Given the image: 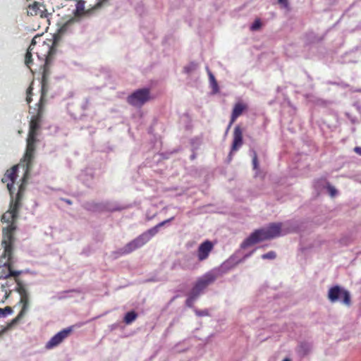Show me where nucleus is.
<instances>
[{
    "instance_id": "obj_1",
    "label": "nucleus",
    "mask_w": 361,
    "mask_h": 361,
    "mask_svg": "<svg viewBox=\"0 0 361 361\" xmlns=\"http://www.w3.org/2000/svg\"><path fill=\"white\" fill-rule=\"evenodd\" d=\"M18 166H13L4 173L1 181L6 183L7 189L11 196L9 209L1 216V221L8 224L6 227L2 229L3 239L1 246L4 249L0 255V279L6 278L8 276H18L20 271H15L12 269V256L13 243L15 240L14 232L16 230V222L18 216V212L22 207V200L26 189V183H21L18 187V192L13 196V183L18 177Z\"/></svg>"
},
{
    "instance_id": "obj_2",
    "label": "nucleus",
    "mask_w": 361,
    "mask_h": 361,
    "mask_svg": "<svg viewBox=\"0 0 361 361\" xmlns=\"http://www.w3.org/2000/svg\"><path fill=\"white\" fill-rule=\"evenodd\" d=\"M282 224L273 223L266 228L255 230L241 244L242 248L250 247L260 241L276 238L281 235Z\"/></svg>"
},
{
    "instance_id": "obj_3",
    "label": "nucleus",
    "mask_w": 361,
    "mask_h": 361,
    "mask_svg": "<svg viewBox=\"0 0 361 361\" xmlns=\"http://www.w3.org/2000/svg\"><path fill=\"white\" fill-rule=\"evenodd\" d=\"M37 137L28 135L27 138V146L26 151L23 159L19 164H17L18 169L22 166L24 169V175L21 178V183L27 184V179L29 178V173L32 167V161L34 159V154L35 152V144L37 142Z\"/></svg>"
},
{
    "instance_id": "obj_4",
    "label": "nucleus",
    "mask_w": 361,
    "mask_h": 361,
    "mask_svg": "<svg viewBox=\"0 0 361 361\" xmlns=\"http://www.w3.org/2000/svg\"><path fill=\"white\" fill-rule=\"evenodd\" d=\"M46 99L40 98L39 101L36 104L35 107L30 111L32 114L29 123L28 135L37 136L42 123V118L45 110Z\"/></svg>"
},
{
    "instance_id": "obj_5",
    "label": "nucleus",
    "mask_w": 361,
    "mask_h": 361,
    "mask_svg": "<svg viewBox=\"0 0 361 361\" xmlns=\"http://www.w3.org/2000/svg\"><path fill=\"white\" fill-rule=\"evenodd\" d=\"M10 276H13L15 278V282L16 283V291H17L20 295V303L22 304V308L20 312L18 313L17 317L13 319L12 323L15 324L20 320L25 314L27 311L29 307V295L28 293L22 283V282L18 279V276H8L6 278H2V279H7ZM1 279V278L0 279Z\"/></svg>"
},
{
    "instance_id": "obj_6",
    "label": "nucleus",
    "mask_w": 361,
    "mask_h": 361,
    "mask_svg": "<svg viewBox=\"0 0 361 361\" xmlns=\"http://www.w3.org/2000/svg\"><path fill=\"white\" fill-rule=\"evenodd\" d=\"M46 49V54H44V64L41 81V96L40 98L45 99L48 92V78L50 75L49 63L51 57L52 48L48 44H42V46Z\"/></svg>"
},
{
    "instance_id": "obj_7",
    "label": "nucleus",
    "mask_w": 361,
    "mask_h": 361,
    "mask_svg": "<svg viewBox=\"0 0 361 361\" xmlns=\"http://www.w3.org/2000/svg\"><path fill=\"white\" fill-rule=\"evenodd\" d=\"M328 298L331 302L341 301L347 306L351 305L350 293L339 286H334L329 290Z\"/></svg>"
},
{
    "instance_id": "obj_8",
    "label": "nucleus",
    "mask_w": 361,
    "mask_h": 361,
    "mask_svg": "<svg viewBox=\"0 0 361 361\" xmlns=\"http://www.w3.org/2000/svg\"><path fill=\"white\" fill-rule=\"evenodd\" d=\"M150 99V91L147 88L139 89L127 97V102L135 107L142 106Z\"/></svg>"
},
{
    "instance_id": "obj_9",
    "label": "nucleus",
    "mask_w": 361,
    "mask_h": 361,
    "mask_svg": "<svg viewBox=\"0 0 361 361\" xmlns=\"http://www.w3.org/2000/svg\"><path fill=\"white\" fill-rule=\"evenodd\" d=\"M243 144V130L240 126H236L233 130V142L231 152L228 154L229 161L232 159L233 153L238 151Z\"/></svg>"
},
{
    "instance_id": "obj_10",
    "label": "nucleus",
    "mask_w": 361,
    "mask_h": 361,
    "mask_svg": "<svg viewBox=\"0 0 361 361\" xmlns=\"http://www.w3.org/2000/svg\"><path fill=\"white\" fill-rule=\"evenodd\" d=\"M72 327H68L64 329L54 335L51 339L46 343L47 349H52L56 346H58L60 343L63 342L64 339H66L72 332Z\"/></svg>"
},
{
    "instance_id": "obj_11",
    "label": "nucleus",
    "mask_w": 361,
    "mask_h": 361,
    "mask_svg": "<svg viewBox=\"0 0 361 361\" xmlns=\"http://www.w3.org/2000/svg\"><path fill=\"white\" fill-rule=\"evenodd\" d=\"M216 278V274H215L213 271H209L199 278L195 285L202 292L208 286L213 283Z\"/></svg>"
},
{
    "instance_id": "obj_12",
    "label": "nucleus",
    "mask_w": 361,
    "mask_h": 361,
    "mask_svg": "<svg viewBox=\"0 0 361 361\" xmlns=\"http://www.w3.org/2000/svg\"><path fill=\"white\" fill-rule=\"evenodd\" d=\"M145 244L142 241V238H140L139 235L136 238L127 243L123 247L121 248L118 252L121 255H128L134 250L142 247Z\"/></svg>"
},
{
    "instance_id": "obj_13",
    "label": "nucleus",
    "mask_w": 361,
    "mask_h": 361,
    "mask_svg": "<svg viewBox=\"0 0 361 361\" xmlns=\"http://www.w3.org/2000/svg\"><path fill=\"white\" fill-rule=\"evenodd\" d=\"M173 219H174V217H171V218L168 219H166L165 221H163L159 223L155 226L149 228L147 231H145V232L142 233V234H140V237L142 238V240L144 242V243L146 244L151 239L152 237L155 235L159 232V228H161V226H164L166 224L171 221Z\"/></svg>"
},
{
    "instance_id": "obj_14",
    "label": "nucleus",
    "mask_w": 361,
    "mask_h": 361,
    "mask_svg": "<svg viewBox=\"0 0 361 361\" xmlns=\"http://www.w3.org/2000/svg\"><path fill=\"white\" fill-rule=\"evenodd\" d=\"M247 105L243 102H238L235 104L232 113L231 115V119L229 124L227 128V130L231 127L233 123L236 121V119L243 114V113L247 109Z\"/></svg>"
},
{
    "instance_id": "obj_15",
    "label": "nucleus",
    "mask_w": 361,
    "mask_h": 361,
    "mask_svg": "<svg viewBox=\"0 0 361 361\" xmlns=\"http://www.w3.org/2000/svg\"><path fill=\"white\" fill-rule=\"evenodd\" d=\"M213 248L214 244L209 240H205L201 243L197 252L199 261L207 259Z\"/></svg>"
},
{
    "instance_id": "obj_16",
    "label": "nucleus",
    "mask_w": 361,
    "mask_h": 361,
    "mask_svg": "<svg viewBox=\"0 0 361 361\" xmlns=\"http://www.w3.org/2000/svg\"><path fill=\"white\" fill-rule=\"evenodd\" d=\"M27 14L32 16H39L42 18H46L47 15L45 6L37 1L28 6Z\"/></svg>"
},
{
    "instance_id": "obj_17",
    "label": "nucleus",
    "mask_w": 361,
    "mask_h": 361,
    "mask_svg": "<svg viewBox=\"0 0 361 361\" xmlns=\"http://www.w3.org/2000/svg\"><path fill=\"white\" fill-rule=\"evenodd\" d=\"M13 283L14 282L10 283L6 281L5 283L1 284L0 287V304L4 303L11 295L12 290L10 288Z\"/></svg>"
},
{
    "instance_id": "obj_18",
    "label": "nucleus",
    "mask_w": 361,
    "mask_h": 361,
    "mask_svg": "<svg viewBox=\"0 0 361 361\" xmlns=\"http://www.w3.org/2000/svg\"><path fill=\"white\" fill-rule=\"evenodd\" d=\"M138 317V314L135 311H130L127 312L123 318V322L126 324H132Z\"/></svg>"
},
{
    "instance_id": "obj_19",
    "label": "nucleus",
    "mask_w": 361,
    "mask_h": 361,
    "mask_svg": "<svg viewBox=\"0 0 361 361\" xmlns=\"http://www.w3.org/2000/svg\"><path fill=\"white\" fill-rule=\"evenodd\" d=\"M32 50H33L32 47H28L27 52L25 55V64L30 69H31V66L32 64Z\"/></svg>"
},
{
    "instance_id": "obj_20",
    "label": "nucleus",
    "mask_w": 361,
    "mask_h": 361,
    "mask_svg": "<svg viewBox=\"0 0 361 361\" xmlns=\"http://www.w3.org/2000/svg\"><path fill=\"white\" fill-rule=\"evenodd\" d=\"M33 81L30 83V86L27 87V91H26V102L28 104H30L31 103V102L32 101V91H33Z\"/></svg>"
},
{
    "instance_id": "obj_21",
    "label": "nucleus",
    "mask_w": 361,
    "mask_h": 361,
    "mask_svg": "<svg viewBox=\"0 0 361 361\" xmlns=\"http://www.w3.org/2000/svg\"><path fill=\"white\" fill-rule=\"evenodd\" d=\"M310 351V347L306 343H301L299 346L298 352L302 355H306Z\"/></svg>"
},
{
    "instance_id": "obj_22",
    "label": "nucleus",
    "mask_w": 361,
    "mask_h": 361,
    "mask_svg": "<svg viewBox=\"0 0 361 361\" xmlns=\"http://www.w3.org/2000/svg\"><path fill=\"white\" fill-rule=\"evenodd\" d=\"M197 67V64L195 62H191L183 68L184 73L190 74L193 72Z\"/></svg>"
},
{
    "instance_id": "obj_23",
    "label": "nucleus",
    "mask_w": 361,
    "mask_h": 361,
    "mask_svg": "<svg viewBox=\"0 0 361 361\" xmlns=\"http://www.w3.org/2000/svg\"><path fill=\"white\" fill-rule=\"evenodd\" d=\"M201 293L202 291L200 289H198L195 285L192 288L189 295L196 300L198 298V296L201 294Z\"/></svg>"
},
{
    "instance_id": "obj_24",
    "label": "nucleus",
    "mask_w": 361,
    "mask_h": 361,
    "mask_svg": "<svg viewBox=\"0 0 361 361\" xmlns=\"http://www.w3.org/2000/svg\"><path fill=\"white\" fill-rule=\"evenodd\" d=\"M276 257V254L274 251H269L266 254L262 255L263 259H274Z\"/></svg>"
},
{
    "instance_id": "obj_25",
    "label": "nucleus",
    "mask_w": 361,
    "mask_h": 361,
    "mask_svg": "<svg viewBox=\"0 0 361 361\" xmlns=\"http://www.w3.org/2000/svg\"><path fill=\"white\" fill-rule=\"evenodd\" d=\"M262 26V23L260 21V19H256L254 23H252V25H251L250 27V30H252V31H255V30H259Z\"/></svg>"
},
{
    "instance_id": "obj_26",
    "label": "nucleus",
    "mask_w": 361,
    "mask_h": 361,
    "mask_svg": "<svg viewBox=\"0 0 361 361\" xmlns=\"http://www.w3.org/2000/svg\"><path fill=\"white\" fill-rule=\"evenodd\" d=\"M209 77V81L212 84L214 88H216L218 85L217 82L214 76V75L211 73V71L207 68Z\"/></svg>"
},
{
    "instance_id": "obj_27",
    "label": "nucleus",
    "mask_w": 361,
    "mask_h": 361,
    "mask_svg": "<svg viewBox=\"0 0 361 361\" xmlns=\"http://www.w3.org/2000/svg\"><path fill=\"white\" fill-rule=\"evenodd\" d=\"M110 0H97L94 7L95 8H101L109 4Z\"/></svg>"
},
{
    "instance_id": "obj_28",
    "label": "nucleus",
    "mask_w": 361,
    "mask_h": 361,
    "mask_svg": "<svg viewBox=\"0 0 361 361\" xmlns=\"http://www.w3.org/2000/svg\"><path fill=\"white\" fill-rule=\"evenodd\" d=\"M0 311H2V316H6L13 312L12 308L9 306H7L4 309L0 308Z\"/></svg>"
},
{
    "instance_id": "obj_29",
    "label": "nucleus",
    "mask_w": 361,
    "mask_h": 361,
    "mask_svg": "<svg viewBox=\"0 0 361 361\" xmlns=\"http://www.w3.org/2000/svg\"><path fill=\"white\" fill-rule=\"evenodd\" d=\"M327 190L331 197H334L337 193V191L334 187L331 186L330 184H328Z\"/></svg>"
},
{
    "instance_id": "obj_30",
    "label": "nucleus",
    "mask_w": 361,
    "mask_h": 361,
    "mask_svg": "<svg viewBox=\"0 0 361 361\" xmlns=\"http://www.w3.org/2000/svg\"><path fill=\"white\" fill-rule=\"evenodd\" d=\"M252 165L254 169H257L258 168V159L256 152H254L253 157H252Z\"/></svg>"
},
{
    "instance_id": "obj_31",
    "label": "nucleus",
    "mask_w": 361,
    "mask_h": 361,
    "mask_svg": "<svg viewBox=\"0 0 361 361\" xmlns=\"http://www.w3.org/2000/svg\"><path fill=\"white\" fill-rule=\"evenodd\" d=\"M195 314L199 317H204V316H208L209 312L207 310H195Z\"/></svg>"
},
{
    "instance_id": "obj_32",
    "label": "nucleus",
    "mask_w": 361,
    "mask_h": 361,
    "mask_svg": "<svg viewBox=\"0 0 361 361\" xmlns=\"http://www.w3.org/2000/svg\"><path fill=\"white\" fill-rule=\"evenodd\" d=\"M277 1L281 7L289 9L288 0H277Z\"/></svg>"
},
{
    "instance_id": "obj_33",
    "label": "nucleus",
    "mask_w": 361,
    "mask_h": 361,
    "mask_svg": "<svg viewBox=\"0 0 361 361\" xmlns=\"http://www.w3.org/2000/svg\"><path fill=\"white\" fill-rule=\"evenodd\" d=\"M195 301V299L189 295L185 301V304L188 307H192Z\"/></svg>"
},
{
    "instance_id": "obj_34",
    "label": "nucleus",
    "mask_w": 361,
    "mask_h": 361,
    "mask_svg": "<svg viewBox=\"0 0 361 361\" xmlns=\"http://www.w3.org/2000/svg\"><path fill=\"white\" fill-rule=\"evenodd\" d=\"M354 151L359 155L361 156V147H355L354 149Z\"/></svg>"
},
{
    "instance_id": "obj_35",
    "label": "nucleus",
    "mask_w": 361,
    "mask_h": 361,
    "mask_svg": "<svg viewBox=\"0 0 361 361\" xmlns=\"http://www.w3.org/2000/svg\"><path fill=\"white\" fill-rule=\"evenodd\" d=\"M37 38V37H35L32 39V42H31V44L29 46V47H32L34 49V46L35 44H36V41H35V39Z\"/></svg>"
},
{
    "instance_id": "obj_36",
    "label": "nucleus",
    "mask_w": 361,
    "mask_h": 361,
    "mask_svg": "<svg viewBox=\"0 0 361 361\" xmlns=\"http://www.w3.org/2000/svg\"><path fill=\"white\" fill-rule=\"evenodd\" d=\"M66 203H68V204H71V201L69 200H65Z\"/></svg>"
},
{
    "instance_id": "obj_37",
    "label": "nucleus",
    "mask_w": 361,
    "mask_h": 361,
    "mask_svg": "<svg viewBox=\"0 0 361 361\" xmlns=\"http://www.w3.org/2000/svg\"><path fill=\"white\" fill-rule=\"evenodd\" d=\"M283 361H290V359H288V358H286V359H284Z\"/></svg>"
},
{
    "instance_id": "obj_38",
    "label": "nucleus",
    "mask_w": 361,
    "mask_h": 361,
    "mask_svg": "<svg viewBox=\"0 0 361 361\" xmlns=\"http://www.w3.org/2000/svg\"><path fill=\"white\" fill-rule=\"evenodd\" d=\"M0 316H2V311H0Z\"/></svg>"
}]
</instances>
